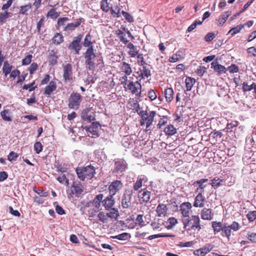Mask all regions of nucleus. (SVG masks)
I'll list each match as a JSON object with an SVG mask.
<instances>
[{
    "label": "nucleus",
    "mask_w": 256,
    "mask_h": 256,
    "mask_svg": "<svg viewBox=\"0 0 256 256\" xmlns=\"http://www.w3.org/2000/svg\"><path fill=\"white\" fill-rule=\"evenodd\" d=\"M76 172L78 178L82 180H92L96 174V168L92 165L86 166H78L76 168Z\"/></svg>",
    "instance_id": "nucleus-1"
},
{
    "label": "nucleus",
    "mask_w": 256,
    "mask_h": 256,
    "mask_svg": "<svg viewBox=\"0 0 256 256\" xmlns=\"http://www.w3.org/2000/svg\"><path fill=\"white\" fill-rule=\"evenodd\" d=\"M96 57V54L94 52V48L92 46L88 48L84 54V58L86 60L94 59Z\"/></svg>",
    "instance_id": "nucleus-42"
},
{
    "label": "nucleus",
    "mask_w": 256,
    "mask_h": 256,
    "mask_svg": "<svg viewBox=\"0 0 256 256\" xmlns=\"http://www.w3.org/2000/svg\"><path fill=\"white\" fill-rule=\"evenodd\" d=\"M60 16L59 12H56L54 8L50 9L47 14V16L50 17L51 18L56 19Z\"/></svg>",
    "instance_id": "nucleus-55"
},
{
    "label": "nucleus",
    "mask_w": 256,
    "mask_h": 256,
    "mask_svg": "<svg viewBox=\"0 0 256 256\" xmlns=\"http://www.w3.org/2000/svg\"><path fill=\"white\" fill-rule=\"evenodd\" d=\"M12 68V66L10 65L8 61L4 62V66L2 68V72L6 76L10 72Z\"/></svg>",
    "instance_id": "nucleus-45"
},
{
    "label": "nucleus",
    "mask_w": 256,
    "mask_h": 256,
    "mask_svg": "<svg viewBox=\"0 0 256 256\" xmlns=\"http://www.w3.org/2000/svg\"><path fill=\"white\" fill-rule=\"evenodd\" d=\"M208 181V179L207 178H202L200 180L195 181L193 183V185L194 186L198 185V187L196 188V192H204V188L206 187V185L204 184V183L207 182Z\"/></svg>",
    "instance_id": "nucleus-26"
},
{
    "label": "nucleus",
    "mask_w": 256,
    "mask_h": 256,
    "mask_svg": "<svg viewBox=\"0 0 256 256\" xmlns=\"http://www.w3.org/2000/svg\"><path fill=\"white\" fill-rule=\"evenodd\" d=\"M122 146L126 148H130L134 142V140L130 136H124L122 141Z\"/></svg>",
    "instance_id": "nucleus-27"
},
{
    "label": "nucleus",
    "mask_w": 256,
    "mask_h": 256,
    "mask_svg": "<svg viewBox=\"0 0 256 256\" xmlns=\"http://www.w3.org/2000/svg\"><path fill=\"white\" fill-rule=\"evenodd\" d=\"M137 57V63L140 66H142L148 64L144 59V55L142 54H138L136 56Z\"/></svg>",
    "instance_id": "nucleus-54"
},
{
    "label": "nucleus",
    "mask_w": 256,
    "mask_h": 256,
    "mask_svg": "<svg viewBox=\"0 0 256 256\" xmlns=\"http://www.w3.org/2000/svg\"><path fill=\"white\" fill-rule=\"evenodd\" d=\"M244 28V26L242 24H240L237 26L236 27L232 28H231L228 34H231L232 36H234L238 33L242 29Z\"/></svg>",
    "instance_id": "nucleus-53"
},
{
    "label": "nucleus",
    "mask_w": 256,
    "mask_h": 256,
    "mask_svg": "<svg viewBox=\"0 0 256 256\" xmlns=\"http://www.w3.org/2000/svg\"><path fill=\"white\" fill-rule=\"evenodd\" d=\"M98 217L100 220L102 222H106L108 218H112V212L110 211L106 214H105L104 212H100L98 214Z\"/></svg>",
    "instance_id": "nucleus-38"
},
{
    "label": "nucleus",
    "mask_w": 256,
    "mask_h": 256,
    "mask_svg": "<svg viewBox=\"0 0 256 256\" xmlns=\"http://www.w3.org/2000/svg\"><path fill=\"white\" fill-rule=\"evenodd\" d=\"M168 120V118L167 116H162V117L160 119L157 124L158 128H160L162 126H164L167 124Z\"/></svg>",
    "instance_id": "nucleus-58"
},
{
    "label": "nucleus",
    "mask_w": 256,
    "mask_h": 256,
    "mask_svg": "<svg viewBox=\"0 0 256 256\" xmlns=\"http://www.w3.org/2000/svg\"><path fill=\"white\" fill-rule=\"evenodd\" d=\"M147 182L148 178L144 175H141L138 177L136 181L134 184L133 189L134 191H138L142 186V182Z\"/></svg>",
    "instance_id": "nucleus-23"
},
{
    "label": "nucleus",
    "mask_w": 256,
    "mask_h": 256,
    "mask_svg": "<svg viewBox=\"0 0 256 256\" xmlns=\"http://www.w3.org/2000/svg\"><path fill=\"white\" fill-rule=\"evenodd\" d=\"M32 8L30 4H28L25 6H20V7L19 14H28L27 12Z\"/></svg>",
    "instance_id": "nucleus-46"
},
{
    "label": "nucleus",
    "mask_w": 256,
    "mask_h": 256,
    "mask_svg": "<svg viewBox=\"0 0 256 256\" xmlns=\"http://www.w3.org/2000/svg\"><path fill=\"white\" fill-rule=\"evenodd\" d=\"M120 72H122L124 74H120V76L119 81L116 83L117 84H124L128 81V76L132 74V70L130 65L124 62H120L119 64Z\"/></svg>",
    "instance_id": "nucleus-4"
},
{
    "label": "nucleus",
    "mask_w": 256,
    "mask_h": 256,
    "mask_svg": "<svg viewBox=\"0 0 256 256\" xmlns=\"http://www.w3.org/2000/svg\"><path fill=\"white\" fill-rule=\"evenodd\" d=\"M115 169L117 172H122L127 168V164L126 162L122 159L116 160L114 162Z\"/></svg>",
    "instance_id": "nucleus-22"
},
{
    "label": "nucleus",
    "mask_w": 256,
    "mask_h": 256,
    "mask_svg": "<svg viewBox=\"0 0 256 256\" xmlns=\"http://www.w3.org/2000/svg\"><path fill=\"white\" fill-rule=\"evenodd\" d=\"M232 12L230 11L225 12L222 14L220 17L217 20L216 24L218 26H222L224 23L226 22L228 16L231 14Z\"/></svg>",
    "instance_id": "nucleus-28"
},
{
    "label": "nucleus",
    "mask_w": 256,
    "mask_h": 256,
    "mask_svg": "<svg viewBox=\"0 0 256 256\" xmlns=\"http://www.w3.org/2000/svg\"><path fill=\"white\" fill-rule=\"evenodd\" d=\"M33 190L38 194L43 197H46L48 196V192H44L41 187L38 188V189L36 187H34L33 188Z\"/></svg>",
    "instance_id": "nucleus-52"
},
{
    "label": "nucleus",
    "mask_w": 256,
    "mask_h": 256,
    "mask_svg": "<svg viewBox=\"0 0 256 256\" xmlns=\"http://www.w3.org/2000/svg\"><path fill=\"white\" fill-rule=\"evenodd\" d=\"M101 8L106 12L110 10L112 13V7H110L108 2V0H102L101 2Z\"/></svg>",
    "instance_id": "nucleus-50"
},
{
    "label": "nucleus",
    "mask_w": 256,
    "mask_h": 256,
    "mask_svg": "<svg viewBox=\"0 0 256 256\" xmlns=\"http://www.w3.org/2000/svg\"><path fill=\"white\" fill-rule=\"evenodd\" d=\"M142 66V68L140 69V73L138 74V78H140V81L142 79L148 78L151 76V70L149 65L146 64Z\"/></svg>",
    "instance_id": "nucleus-16"
},
{
    "label": "nucleus",
    "mask_w": 256,
    "mask_h": 256,
    "mask_svg": "<svg viewBox=\"0 0 256 256\" xmlns=\"http://www.w3.org/2000/svg\"><path fill=\"white\" fill-rule=\"evenodd\" d=\"M119 216L118 210L113 208V218H115V220H113V230L114 232H119L124 230L126 227L125 224L122 220H118L116 218Z\"/></svg>",
    "instance_id": "nucleus-7"
},
{
    "label": "nucleus",
    "mask_w": 256,
    "mask_h": 256,
    "mask_svg": "<svg viewBox=\"0 0 256 256\" xmlns=\"http://www.w3.org/2000/svg\"><path fill=\"white\" fill-rule=\"evenodd\" d=\"M83 46L84 47H88V48L91 46L93 47L92 42V36L90 34H88L86 36L83 42Z\"/></svg>",
    "instance_id": "nucleus-44"
},
{
    "label": "nucleus",
    "mask_w": 256,
    "mask_h": 256,
    "mask_svg": "<svg viewBox=\"0 0 256 256\" xmlns=\"http://www.w3.org/2000/svg\"><path fill=\"white\" fill-rule=\"evenodd\" d=\"M103 205L106 210H112V195H110L102 201Z\"/></svg>",
    "instance_id": "nucleus-35"
},
{
    "label": "nucleus",
    "mask_w": 256,
    "mask_h": 256,
    "mask_svg": "<svg viewBox=\"0 0 256 256\" xmlns=\"http://www.w3.org/2000/svg\"><path fill=\"white\" fill-rule=\"evenodd\" d=\"M132 194H124V197L122 199V206L124 208H128L130 204L131 196Z\"/></svg>",
    "instance_id": "nucleus-31"
},
{
    "label": "nucleus",
    "mask_w": 256,
    "mask_h": 256,
    "mask_svg": "<svg viewBox=\"0 0 256 256\" xmlns=\"http://www.w3.org/2000/svg\"><path fill=\"white\" fill-rule=\"evenodd\" d=\"M56 170L58 172H60L64 173V172H66L68 171V168H66V165L64 164H60L58 163L56 165Z\"/></svg>",
    "instance_id": "nucleus-56"
},
{
    "label": "nucleus",
    "mask_w": 256,
    "mask_h": 256,
    "mask_svg": "<svg viewBox=\"0 0 256 256\" xmlns=\"http://www.w3.org/2000/svg\"><path fill=\"white\" fill-rule=\"evenodd\" d=\"M82 38V36L79 34L76 37L74 38L72 42L68 46V49L74 50L76 54H78L82 48V46L80 44Z\"/></svg>",
    "instance_id": "nucleus-8"
},
{
    "label": "nucleus",
    "mask_w": 256,
    "mask_h": 256,
    "mask_svg": "<svg viewBox=\"0 0 256 256\" xmlns=\"http://www.w3.org/2000/svg\"><path fill=\"white\" fill-rule=\"evenodd\" d=\"M222 231L224 234L223 236H224L226 237L228 240H230L232 232L230 227L228 226H226L224 225L222 227Z\"/></svg>",
    "instance_id": "nucleus-49"
},
{
    "label": "nucleus",
    "mask_w": 256,
    "mask_h": 256,
    "mask_svg": "<svg viewBox=\"0 0 256 256\" xmlns=\"http://www.w3.org/2000/svg\"><path fill=\"white\" fill-rule=\"evenodd\" d=\"M81 101V95L78 93L73 92L68 99V106L72 109L78 110Z\"/></svg>",
    "instance_id": "nucleus-6"
},
{
    "label": "nucleus",
    "mask_w": 256,
    "mask_h": 256,
    "mask_svg": "<svg viewBox=\"0 0 256 256\" xmlns=\"http://www.w3.org/2000/svg\"><path fill=\"white\" fill-rule=\"evenodd\" d=\"M52 42L55 44H60L64 41V36L60 33H56L52 38Z\"/></svg>",
    "instance_id": "nucleus-37"
},
{
    "label": "nucleus",
    "mask_w": 256,
    "mask_h": 256,
    "mask_svg": "<svg viewBox=\"0 0 256 256\" xmlns=\"http://www.w3.org/2000/svg\"><path fill=\"white\" fill-rule=\"evenodd\" d=\"M179 208V211L184 218H186L190 216V213L192 208V206L190 202H182L180 205Z\"/></svg>",
    "instance_id": "nucleus-10"
},
{
    "label": "nucleus",
    "mask_w": 256,
    "mask_h": 256,
    "mask_svg": "<svg viewBox=\"0 0 256 256\" xmlns=\"http://www.w3.org/2000/svg\"><path fill=\"white\" fill-rule=\"evenodd\" d=\"M211 68L214 70V72L216 73L218 76L225 74L227 71L226 68L224 66L218 64L217 60L212 62Z\"/></svg>",
    "instance_id": "nucleus-13"
},
{
    "label": "nucleus",
    "mask_w": 256,
    "mask_h": 256,
    "mask_svg": "<svg viewBox=\"0 0 256 256\" xmlns=\"http://www.w3.org/2000/svg\"><path fill=\"white\" fill-rule=\"evenodd\" d=\"M100 126V124L98 122H94L92 123L90 126L86 128L85 129L86 132H90L92 134L98 136V128Z\"/></svg>",
    "instance_id": "nucleus-24"
},
{
    "label": "nucleus",
    "mask_w": 256,
    "mask_h": 256,
    "mask_svg": "<svg viewBox=\"0 0 256 256\" xmlns=\"http://www.w3.org/2000/svg\"><path fill=\"white\" fill-rule=\"evenodd\" d=\"M228 226L230 227L231 230H232L234 232L238 230L241 228L240 225L236 221H234L231 224Z\"/></svg>",
    "instance_id": "nucleus-59"
},
{
    "label": "nucleus",
    "mask_w": 256,
    "mask_h": 256,
    "mask_svg": "<svg viewBox=\"0 0 256 256\" xmlns=\"http://www.w3.org/2000/svg\"><path fill=\"white\" fill-rule=\"evenodd\" d=\"M168 207L166 204H159L156 207V212L158 217L164 216L168 212Z\"/></svg>",
    "instance_id": "nucleus-25"
},
{
    "label": "nucleus",
    "mask_w": 256,
    "mask_h": 256,
    "mask_svg": "<svg viewBox=\"0 0 256 256\" xmlns=\"http://www.w3.org/2000/svg\"><path fill=\"white\" fill-rule=\"evenodd\" d=\"M84 20L83 18H80L77 19L76 22L75 23H68L64 27V30L66 32H72L76 28L78 27L80 24L84 22Z\"/></svg>",
    "instance_id": "nucleus-19"
},
{
    "label": "nucleus",
    "mask_w": 256,
    "mask_h": 256,
    "mask_svg": "<svg viewBox=\"0 0 256 256\" xmlns=\"http://www.w3.org/2000/svg\"><path fill=\"white\" fill-rule=\"evenodd\" d=\"M196 82V80L191 77H186L185 80L186 91H190Z\"/></svg>",
    "instance_id": "nucleus-34"
},
{
    "label": "nucleus",
    "mask_w": 256,
    "mask_h": 256,
    "mask_svg": "<svg viewBox=\"0 0 256 256\" xmlns=\"http://www.w3.org/2000/svg\"><path fill=\"white\" fill-rule=\"evenodd\" d=\"M148 96L151 101L155 100L157 98L156 92L152 89H150L148 92Z\"/></svg>",
    "instance_id": "nucleus-63"
},
{
    "label": "nucleus",
    "mask_w": 256,
    "mask_h": 256,
    "mask_svg": "<svg viewBox=\"0 0 256 256\" xmlns=\"http://www.w3.org/2000/svg\"><path fill=\"white\" fill-rule=\"evenodd\" d=\"M246 217L249 221H254L256 219V210L249 212L246 215Z\"/></svg>",
    "instance_id": "nucleus-61"
},
{
    "label": "nucleus",
    "mask_w": 256,
    "mask_h": 256,
    "mask_svg": "<svg viewBox=\"0 0 256 256\" xmlns=\"http://www.w3.org/2000/svg\"><path fill=\"white\" fill-rule=\"evenodd\" d=\"M151 196V192L146 188H144L139 190L138 198L141 204H146L149 202Z\"/></svg>",
    "instance_id": "nucleus-11"
},
{
    "label": "nucleus",
    "mask_w": 256,
    "mask_h": 256,
    "mask_svg": "<svg viewBox=\"0 0 256 256\" xmlns=\"http://www.w3.org/2000/svg\"><path fill=\"white\" fill-rule=\"evenodd\" d=\"M63 77L66 82H71L73 80L72 66L66 64L63 67Z\"/></svg>",
    "instance_id": "nucleus-12"
},
{
    "label": "nucleus",
    "mask_w": 256,
    "mask_h": 256,
    "mask_svg": "<svg viewBox=\"0 0 256 256\" xmlns=\"http://www.w3.org/2000/svg\"><path fill=\"white\" fill-rule=\"evenodd\" d=\"M103 198V194H99L95 197L92 202V206L94 207L96 210H99L100 206V202Z\"/></svg>",
    "instance_id": "nucleus-29"
},
{
    "label": "nucleus",
    "mask_w": 256,
    "mask_h": 256,
    "mask_svg": "<svg viewBox=\"0 0 256 256\" xmlns=\"http://www.w3.org/2000/svg\"><path fill=\"white\" fill-rule=\"evenodd\" d=\"M128 48L130 49L128 52V54L130 56L131 58H134L138 55V50H137L136 48L132 42H129L127 46Z\"/></svg>",
    "instance_id": "nucleus-33"
},
{
    "label": "nucleus",
    "mask_w": 256,
    "mask_h": 256,
    "mask_svg": "<svg viewBox=\"0 0 256 256\" xmlns=\"http://www.w3.org/2000/svg\"><path fill=\"white\" fill-rule=\"evenodd\" d=\"M82 118L90 122L95 120L94 114L92 112H90L88 109L84 110L81 114Z\"/></svg>",
    "instance_id": "nucleus-17"
},
{
    "label": "nucleus",
    "mask_w": 256,
    "mask_h": 256,
    "mask_svg": "<svg viewBox=\"0 0 256 256\" xmlns=\"http://www.w3.org/2000/svg\"><path fill=\"white\" fill-rule=\"evenodd\" d=\"M34 150L38 154H40L42 150V146L40 142H37L34 144Z\"/></svg>",
    "instance_id": "nucleus-62"
},
{
    "label": "nucleus",
    "mask_w": 256,
    "mask_h": 256,
    "mask_svg": "<svg viewBox=\"0 0 256 256\" xmlns=\"http://www.w3.org/2000/svg\"><path fill=\"white\" fill-rule=\"evenodd\" d=\"M182 221L184 228H186L188 226L190 227L188 230H197L199 231L202 229L200 218L198 215H192L191 216L183 218Z\"/></svg>",
    "instance_id": "nucleus-3"
},
{
    "label": "nucleus",
    "mask_w": 256,
    "mask_h": 256,
    "mask_svg": "<svg viewBox=\"0 0 256 256\" xmlns=\"http://www.w3.org/2000/svg\"><path fill=\"white\" fill-rule=\"evenodd\" d=\"M212 228H213L214 232L218 233L220 232L224 226H222V223L221 222H217L216 221L212 222Z\"/></svg>",
    "instance_id": "nucleus-43"
},
{
    "label": "nucleus",
    "mask_w": 256,
    "mask_h": 256,
    "mask_svg": "<svg viewBox=\"0 0 256 256\" xmlns=\"http://www.w3.org/2000/svg\"><path fill=\"white\" fill-rule=\"evenodd\" d=\"M86 64L90 70H94L95 68V63L92 61V59L86 60Z\"/></svg>",
    "instance_id": "nucleus-64"
},
{
    "label": "nucleus",
    "mask_w": 256,
    "mask_h": 256,
    "mask_svg": "<svg viewBox=\"0 0 256 256\" xmlns=\"http://www.w3.org/2000/svg\"><path fill=\"white\" fill-rule=\"evenodd\" d=\"M174 236L173 234H156L148 236V238L150 240L158 238H166V237H174Z\"/></svg>",
    "instance_id": "nucleus-57"
},
{
    "label": "nucleus",
    "mask_w": 256,
    "mask_h": 256,
    "mask_svg": "<svg viewBox=\"0 0 256 256\" xmlns=\"http://www.w3.org/2000/svg\"><path fill=\"white\" fill-rule=\"evenodd\" d=\"M0 115L2 119L5 121H12V118L10 116V111L8 110H4L1 112Z\"/></svg>",
    "instance_id": "nucleus-51"
},
{
    "label": "nucleus",
    "mask_w": 256,
    "mask_h": 256,
    "mask_svg": "<svg viewBox=\"0 0 256 256\" xmlns=\"http://www.w3.org/2000/svg\"><path fill=\"white\" fill-rule=\"evenodd\" d=\"M211 181V186L212 187L216 188L222 185V182L223 180L218 178H214Z\"/></svg>",
    "instance_id": "nucleus-47"
},
{
    "label": "nucleus",
    "mask_w": 256,
    "mask_h": 256,
    "mask_svg": "<svg viewBox=\"0 0 256 256\" xmlns=\"http://www.w3.org/2000/svg\"><path fill=\"white\" fill-rule=\"evenodd\" d=\"M174 92L172 88H168L164 90V96L168 102H171L174 99Z\"/></svg>",
    "instance_id": "nucleus-30"
},
{
    "label": "nucleus",
    "mask_w": 256,
    "mask_h": 256,
    "mask_svg": "<svg viewBox=\"0 0 256 256\" xmlns=\"http://www.w3.org/2000/svg\"><path fill=\"white\" fill-rule=\"evenodd\" d=\"M122 187L123 184L120 180H116L113 182V196L122 189Z\"/></svg>",
    "instance_id": "nucleus-39"
},
{
    "label": "nucleus",
    "mask_w": 256,
    "mask_h": 256,
    "mask_svg": "<svg viewBox=\"0 0 256 256\" xmlns=\"http://www.w3.org/2000/svg\"><path fill=\"white\" fill-rule=\"evenodd\" d=\"M57 88L56 82L54 80H51L48 85L44 89V94L46 96H50L52 92L56 90Z\"/></svg>",
    "instance_id": "nucleus-18"
},
{
    "label": "nucleus",
    "mask_w": 256,
    "mask_h": 256,
    "mask_svg": "<svg viewBox=\"0 0 256 256\" xmlns=\"http://www.w3.org/2000/svg\"><path fill=\"white\" fill-rule=\"evenodd\" d=\"M130 238V234L128 232H123L118 235L113 236V239H118L120 240H126Z\"/></svg>",
    "instance_id": "nucleus-41"
},
{
    "label": "nucleus",
    "mask_w": 256,
    "mask_h": 256,
    "mask_svg": "<svg viewBox=\"0 0 256 256\" xmlns=\"http://www.w3.org/2000/svg\"><path fill=\"white\" fill-rule=\"evenodd\" d=\"M213 248V246L208 244L200 248L194 250V254L196 256H204L206 254L208 253Z\"/></svg>",
    "instance_id": "nucleus-14"
},
{
    "label": "nucleus",
    "mask_w": 256,
    "mask_h": 256,
    "mask_svg": "<svg viewBox=\"0 0 256 256\" xmlns=\"http://www.w3.org/2000/svg\"><path fill=\"white\" fill-rule=\"evenodd\" d=\"M136 224L143 226L145 225L144 222L143 220V215L138 214L136 220Z\"/></svg>",
    "instance_id": "nucleus-60"
},
{
    "label": "nucleus",
    "mask_w": 256,
    "mask_h": 256,
    "mask_svg": "<svg viewBox=\"0 0 256 256\" xmlns=\"http://www.w3.org/2000/svg\"><path fill=\"white\" fill-rule=\"evenodd\" d=\"M136 112L140 116V124L142 126L146 124V128L148 130V128L152 124L156 116V112L155 111L148 110H140V108L138 104L136 108ZM150 129H148L149 130Z\"/></svg>",
    "instance_id": "nucleus-2"
},
{
    "label": "nucleus",
    "mask_w": 256,
    "mask_h": 256,
    "mask_svg": "<svg viewBox=\"0 0 256 256\" xmlns=\"http://www.w3.org/2000/svg\"><path fill=\"white\" fill-rule=\"evenodd\" d=\"M57 50H52L49 52L48 58L50 65L54 66L56 64L58 56H57Z\"/></svg>",
    "instance_id": "nucleus-20"
},
{
    "label": "nucleus",
    "mask_w": 256,
    "mask_h": 256,
    "mask_svg": "<svg viewBox=\"0 0 256 256\" xmlns=\"http://www.w3.org/2000/svg\"><path fill=\"white\" fill-rule=\"evenodd\" d=\"M164 132L166 135L172 136L177 132L176 128L172 124L168 125L164 128Z\"/></svg>",
    "instance_id": "nucleus-36"
},
{
    "label": "nucleus",
    "mask_w": 256,
    "mask_h": 256,
    "mask_svg": "<svg viewBox=\"0 0 256 256\" xmlns=\"http://www.w3.org/2000/svg\"><path fill=\"white\" fill-rule=\"evenodd\" d=\"M206 198L202 192H199L195 197L193 206L195 208H203L204 206Z\"/></svg>",
    "instance_id": "nucleus-15"
},
{
    "label": "nucleus",
    "mask_w": 256,
    "mask_h": 256,
    "mask_svg": "<svg viewBox=\"0 0 256 256\" xmlns=\"http://www.w3.org/2000/svg\"><path fill=\"white\" fill-rule=\"evenodd\" d=\"M57 180L60 184H64L68 186L69 184L68 180L64 174H61L57 178Z\"/></svg>",
    "instance_id": "nucleus-48"
},
{
    "label": "nucleus",
    "mask_w": 256,
    "mask_h": 256,
    "mask_svg": "<svg viewBox=\"0 0 256 256\" xmlns=\"http://www.w3.org/2000/svg\"><path fill=\"white\" fill-rule=\"evenodd\" d=\"M116 33L121 42L124 44L128 43V40L126 38V34L123 31L118 30H116Z\"/></svg>",
    "instance_id": "nucleus-40"
},
{
    "label": "nucleus",
    "mask_w": 256,
    "mask_h": 256,
    "mask_svg": "<svg viewBox=\"0 0 256 256\" xmlns=\"http://www.w3.org/2000/svg\"><path fill=\"white\" fill-rule=\"evenodd\" d=\"M125 90L129 91L132 94H136V96H140L141 94L142 86L139 81L134 82L129 81L128 84H124Z\"/></svg>",
    "instance_id": "nucleus-5"
},
{
    "label": "nucleus",
    "mask_w": 256,
    "mask_h": 256,
    "mask_svg": "<svg viewBox=\"0 0 256 256\" xmlns=\"http://www.w3.org/2000/svg\"><path fill=\"white\" fill-rule=\"evenodd\" d=\"M212 210L211 208H204L200 212V217L204 220H210L213 218Z\"/></svg>",
    "instance_id": "nucleus-21"
},
{
    "label": "nucleus",
    "mask_w": 256,
    "mask_h": 256,
    "mask_svg": "<svg viewBox=\"0 0 256 256\" xmlns=\"http://www.w3.org/2000/svg\"><path fill=\"white\" fill-rule=\"evenodd\" d=\"M70 196L71 198H73L74 196L78 198L83 192L84 187L80 182H74L70 187Z\"/></svg>",
    "instance_id": "nucleus-9"
},
{
    "label": "nucleus",
    "mask_w": 256,
    "mask_h": 256,
    "mask_svg": "<svg viewBox=\"0 0 256 256\" xmlns=\"http://www.w3.org/2000/svg\"><path fill=\"white\" fill-rule=\"evenodd\" d=\"M178 222V221L176 218L171 217L168 218L165 222L164 226L167 229L169 230L172 228Z\"/></svg>",
    "instance_id": "nucleus-32"
}]
</instances>
